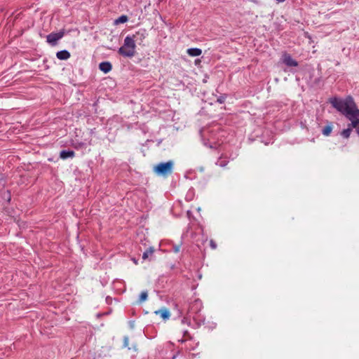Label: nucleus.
<instances>
[{
  "label": "nucleus",
  "mask_w": 359,
  "mask_h": 359,
  "mask_svg": "<svg viewBox=\"0 0 359 359\" xmlns=\"http://www.w3.org/2000/svg\"><path fill=\"white\" fill-rule=\"evenodd\" d=\"M74 156V151H67L62 150L60 151V157L62 159H66L67 158H72Z\"/></svg>",
  "instance_id": "obj_9"
},
{
  "label": "nucleus",
  "mask_w": 359,
  "mask_h": 359,
  "mask_svg": "<svg viewBox=\"0 0 359 359\" xmlns=\"http://www.w3.org/2000/svg\"><path fill=\"white\" fill-rule=\"evenodd\" d=\"M180 247L179 245H176L174 247V252H178L180 251Z\"/></svg>",
  "instance_id": "obj_20"
},
{
  "label": "nucleus",
  "mask_w": 359,
  "mask_h": 359,
  "mask_svg": "<svg viewBox=\"0 0 359 359\" xmlns=\"http://www.w3.org/2000/svg\"><path fill=\"white\" fill-rule=\"evenodd\" d=\"M56 56L59 60H66L70 57V53L66 50L58 51Z\"/></svg>",
  "instance_id": "obj_8"
},
{
  "label": "nucleus",
  "mask_w": 359,
  "mask_h": 359,
  "mask_svg": "<svg viewBox=\"0 0 359 359\" xmlns=\"http://www.w3.org/2000/svg\"><path fill=\"white\" fill-rule=\"evenodd\" d=\"M64 31H60L57 33L52 32L47 36V42L51 44L52 46H55L56 45L57 41L62 39L64 36Z\"/></svg>",
  "instance_id": "obj_4"
},
{
  "label": "nucleus",
  "mask_w": 359,
  "mask_h": 359,
  "mask_svg": "<svg viewBox=\"0 0 359 359\" xmlns=\"http://www.w3.org/2000/svg\"><path fill=\"white\" fill-rule=\"evenodd\" d=\"M224 100H225V97H223V96H222V97H219V98L217 99V101H218L219 103H223V102H224Z\"/></svg>",
  "instance_id": "obj_19"
},
{
  "label": "nucleus",
  "mask_w": 359,
  "mask_h": 359,
  "mask_svg": "<svg viewBox=\"0 0 359 359\" xmlns=\"http://www.w3.org/2000/svg\"><path fill=\"white\" fill-rule=\"evenodd\" d=\"M283 62L287 67H297L298 65V62L287 53L283 55Z\"/></svg>",
  "instance_id": "obj_5"
},
{
  "label": "nucleus",
  "mask_w": 359,
  "mask_h": 359,
  "mask_svg": "<svg viewBox=\"0 0 359 359\" xmlns=\"http://www.w3.org/2000/svg\"><path fill=\"white\" fill-rule=\"evenodd\" d=\"M187 52L190 56L192 57L199 56L202 53V50L197 48H189L187 49Z\"/></svg>",
  "instance_id": "obj_10"
},
{
  "label": "nucleus",
  "mask_w": 359,
  "mask_h": 359,
  "mask_svg": "<svg viewBox=\"0 0 359 359\" xmlns=\"http://www.w3.org/2000/svg\"><path fill=\"white\" fill-rule=\"evenodd\" d=\"M188 334H189L188 331H184V336H187Z\"/></svg>",
  "instance_id": "obj_22"
},
{
  "label": "nucleus",
  "mask_w": 359,
  "mask_h": 359,
  "mask_svg": "<svg viewBox=\"0 0 359 359\" xmlns=\"http://www.w3.org/2000/svg\"><path fill=\"white\" fill-rule=\"evenodd\" d=\"M277 3H282L284 2L285 0H276Z\"/></svg>",
  "instance_id": "obj_21"
},
{
  "label": "nucleus",
  "mask_w": 359,
  "mask_h": 359,
  "mask_svg": "<svg viewBox=\"0 0 359 359\" xmlns=\"http://www.w3.org/2000/svg\"><path fill=\"white\" fill-rule=\"evenodd\" d=\"M330 102L334 108L351 121L352 126H355L357 120H359V109L351 96L344 99L332 97L330 98Z\"/></svg>",
  "instance_id": "obj_1"
},
{
  "label": "nucleus",
  "mask_w": 359,
  "mask_h": 359,
  "mask_svg": "<svg viewBox=\"0 0 359 359\" xmlns=\"http://www.w3.org/2000/svg\"><path fill=\"white\" fill-rule=\"evenodd\" d=\"M227 163H228L227 161L219 159L216 163V165H219L220 167H224V166H226L227 165Z\"/></svg>",
  "instance_id": "obj_16"
},
{
  "label": "nucleus",
  "mask_w": 359,
  "mask_h": 359,
  "mask_svg": "<svg viewBox=\"0 0 359 359\" xmlns=\"http://www.w3.org/2000/svg\"><path fill=\"white\" fill-rule=\"evenodd\" d=\"M148 294L147 291H143L140 293V297H139V303H142L145 302L147 299Z\"/></svg>",
  "instance_id": "obj_14"
},
{
  "label": "nucleus",
  "mask_w": 359,
  "mask_h": 359,
  "mask_svg": "<svg viewBox=\"0 0 359 359\" xmlns=\"http://www.w3.org/2000/svg\"><path fill=\"white\" fill-rule=\"evenodd\" d=\"M128 18L126 15H123L118 17L117 19L115 20L114 23L116 25H118L121 23H125L128 21Z\"/></svg>",
  "instance_id": "obj_13"
},
{
  "label": "nucleus",
  "mask_w": 359,
  "mask_h": 359,
  "mask_svg": "<svg viewBox=\"0 0 359 359\" xmlns=\"http://www.w3.org/2000/svg\"><path fill=\"white\" fill-rule=\"evenodd\" d=\"M210 247H211L213 250L216 249V248H217V244L215 243V242L214 241L211 240V241H210Z\"/></svg>",
  "instance_id": "obj_17"
},
{
  "label": "nucleus",
  "mask_w": 359,
  "mask_h": 359,
  "mask_svg": "<svg viewBox=\"0 0 359 359\" xmlns=\"http://www.w3.org/2000/svg\"><path fill=\"white\" fill-rule=\"evenodd\" d=\"M154 252V249L153 247H150L146 250V251L142 255V259H147L149 256H151Z\"/></svg>",
  "instance_id": "obj_12"
},
{
  "label": "nucleus",
  "mask_w": 359,
  "mask_h": 359,
  "mask_svg": "<svg viewBox=\"0 0 359 359\" xmlns=\"http://www.w3.org/2000/svg\"><path fill=\"white\" fill-rule=\"evenodd\" d=\"M124 346H128V341H129V339L128 337H124Z\"/></svg>",
  "instance_id": "obj_18"
},
{
  "label": "nucleus",
  "mask_w": 359,
  "mask_h": 359,
  "mask_svg": "<svg viewBox=\"0 0 359 359\" xmlns=\"http://www.w3.org/2000/svg\"><path fill=\"white\" fill-rule=\"evenodd\" d=\"M187 321V318H184L182 320V323H185Z\"/></svg>",
  "instance_id": "obj_23"
},
{
  "label": "nucleus",
  "mask_w": 359,
  "mask_h": 359,
  "mask_svg": "<svg viewBox=\"0 0 359 359\" xmlns=\"http://www.w3.org/2000/svg\"><path fill=\"white\" fill-rule=\"evenodd\" d=\"M154 313L160 316L163 320H168L170 316V311L165 308L156 311Z\"/></svg>",
  "instance_id": "obj_6"
},
{
  "label": "nucleus",
  "mask_w": 359,
  "mask_h": 359,
  "mask_svg": "<svg viewBox=\"0 0 359 359\" xmlns=\"http://www.w3.org/2000/svg\"><path fill=\"white\" fill-rule=\"evenodd\" d=\"M100 69L104 73L109 72L112 69V65L109 62H102L99 65Z\"/></svg>",
  "instance_id": "obj_7"
},
{
  "label": "nucleus",
  "mask_w": 359,
  "mask_h": 359,
  "mask_svg": "<svg viewBox=\"0 0 359 359\" xmlns=\"http://www.w3.org/2000/svg\"><path fill=\"white\" fill-rule=\"evenodd\" d=\"M332 130V124L330 123V124L325 126L323 128L322 133L325 136H329L330 135Z\"/></svg>",
  "instance_id": "obj_11"
},
{
  "label": "nucleus",
  "mask_w": 359,
  "mask_h": 359,
  "mask_svg": "<svg viewBox=\"0 0 359 359\" xmlns=\"http://www.w3.org/2000/svg\"><path fill=\"white\" fill-rule=\"evenodd\" d=\"M351 130L350 128L345 129L341 132V135L345 138H348L351 135Z\"/></svg>",
  "instance_id": "obj_15"
},
{
  "label": "nucleus",
  "mask_w": 359,
  "mask_h": 359,
  "mask_svg": "<svg viewBox=\"0 0 359 359\" xmlns=\"http://www.w3.org/2000/svg\"><path fill=\"white\" fill-rule=\"evenodd\" d=\"M133 261H134L135 264H137V261L135 259H134Z\"/></svg>",
  "instance_id": "obj_24"
},
{
  "label": "nucleus",
  "mask_w": 359,
  "mask_h": 359,
  "mask_svg": "<svg viewBox=\"0 0 359 359\" xmlns=\"http://www.w3.org/2000/svg\"><path fill=\"white\" fill-rule=\"evenodd\" d=\"M173 165V161H168L156 164L153 170L158 175L167 177L172 172Z\"/></svg>",
  "instance_id": "obj_3"
},
{
  "label": "nucleus",
  "mask_w": 359,
  "mask_h": 359,
  "mask_svg": "<svg viewBox=\"0 0 359 359\" xmlns=\"http://www.w3.org/2000/svg\"><path fill=\"white\" fill-rule=\"evenodd\" d=\"M139 36L140 39L145 37L144 32H137L132 36H127L124 39L123 46L118 49V53L124 57H133L135 54L136 47L135 41L138 39Z\"/></svg>",
  "instance_id": "obj_2"
}]
</instances>
